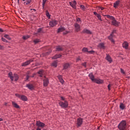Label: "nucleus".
I'll use <instances>...</instances> for the list:
<instances>
[{
    "mask_svg": "<svg viewBox=\"0 0 130 130\" xmlns=\"http://www.w3.org/2000/svg\"><path fill=\"white\" fill-rule=\"evenodd\" d=\"M69 4L70 6H71V7L73 8V9H77V7L75 4H73V3H72V2L69 3Z\"/></svg>",
    "mask_w": 130,
    "mask_h": 130,
    "instance_id": "nucleus-30",
    "label": "nucleus"
},
{
    "mask_svg": "<svg viewBox=\"0 0 130 130\" xmlns=\"http://www.w3.org/2000/svg\"><path fill=\"white\" fill-rule=\"evenodd\" d=\"M77 22H82V20H81V18H78L76 19Z\"/></svg>",
    "mask_w": 130,
    "mask_h": 130,
    "instance_id": "nucleus-45",
    "label": "nucleus"
},
{
    "mask_svg": "<svg viewBox=\"0 0 130 130\" xmlns=\"http://www.w3.org/2000/svg\"><path fill=\"white\" fill-rule=\"evenodd\" d=\"M37 130H41V129H40V128H37Z\"/></svg>",
    "mask_w": 130,
    "mask_h": 130,
    "instance_id": "nucleus-61",
    "label": "nucleus"
},
{
    "mask_svg": "<svg viewBox=\"0 0 130 130\" xmlns=\"http://www.w3.org/2000/svg\"><path fill=\"white\" fill-rule=\"evenodd\" d=\"M98 47L101 48V49H105V46L104 45V43H101L99 44Z\"/></svg>",
    "mask_w": 130,
    "mask_h": 130,
    "instance_id": "nucleus-17",
    "label": "nucleus"
},
{
    "mask_svg": "<svg viewBox=\"0 0 130 130\" xmlns=\"http://www.w3.org/2000/svg\"><path fill=\"white\" fill-rule=\"evenodd\" d=\"M69 33V31H67L66 33H64V34H68Z\"/></svg>",
    "mask_w": 130,
    "mask_h": 130,
    "instance_id": "nucleus-62",
    "label": "nucleus"
},
{
    "mask_svg": "<svg viewBox=\"0 0 130 130\" xmlns=\"http://www.w3.org/2000/svg\"><path fill=\"white\" fill-rule=\"evenodd\" d=\"M26 87H28L29 90H34V85L31 84H27Z\"/></svg>",
    "mask_w": 130,
    "mask_h": 130,
    "instance_id": "nucleus-16",
    "label": "nucleus"
},
{
    "mask_svg": "<svg viewBox=\"0 0 130 130\" xmlns=\"http://www.w3.org/2000/svg\"><path fill=\"white\" fill-rule=\"evenodd\" d=\"M38 74L39 75L40 77H43V75H44V71L43 70H40Z\"/></svg>",
    "mask_w": 130,
    "mask_h": 130,
    "instance_id": "nucleus-20",
    "label": "nucleus"
},
{
    "mask_svg": "<svg viewBox=\"0 0 130 130\" xmlns=\"http://www.w3.org/2000/svg\"><path fill=\"white\" fill-rule=\"evenodd\" d=\"M12 105H13L14 107H15V108H20L19 105H18V104L14 102H12Z\"/></svg>",
    "mask_w": 130,
    "mask_h": 130,
    "instance_id": "nucleus-29",
    "label": "nucleus"
},
{
    "mask_svg": "<svg viewBox=\"0 0 130 130\" xmlns=\"http://www.w3.org/2000/svg\"><path fill=\"white\" fill-rule=\"evenodd\" d=\"M79 60H81V59L79 57L77 58L76 61H79Z\"/></svg>",
    "mask_w": 130,
    "mask_h": 130,
    "instance_id": "nucleus-55",
    "label": "nucleus"
},
{
    "mask_svg": "<svg viewBox=\"0 0 130 130\" xmlns=\"http://www.w3.org/2000/svg\"><path fill=\"white\" fill-rule=\"evenodd\" d=\"M110 87H111V85L110 84H109L108 85V89L109 91H110Z\"/></svg>",
    "mask_w": 130,
    "mask_h": 130,
    "instance_id": "nucleus-51",
    "label": "nucleus"
},
{
    "mask_svg": "<svg viewBox=\"0 0 130 130\" xmlns=\"http://www.w3.org/2000/svg\"><path fill=\"white\" fill-rule=\"evenodd\" d=\"M72 4H73V5H75V6H76V5H77V2H76V1H74L72 3Z\"/></svg>",
    "mask_w": 130,
    "mask_h": 130,
    "instance_id": "nucleus-49",
    "label": "nucleus"
},
{
    "mask_svg": "<svg viewBox=\"0 0 130 130\" xmlns=\"http://www.w3.org/2000/svg\"><path fill=\"white\" fill-rule=\"evenodd\" d=\"M80 8L83 11H85V10H86V8L84 6V5H81Z\"/></svg>",
    "mask_w": 130,
    "mask_h": 130,
    "instance_id": "nucleus-39",
    "label": "nucleus"
},
{
    "mask_svg": "<svg viewBox=\"0 0 130 130\" xmlns=\"http://www.w3.org/2000/svg\"><path fill=\"white\" fill-rule=\"evenodd\" d=\"M46 14L47 17H48V18H49V19L50 18V14H49V12H48V11H46Z\"/></svg>",
    "mask_w": 130,
    "mask_h": 130,
    "instance_id": "nucleus-37",
    "label": "nucleus"
},
{
    "mask_svg": "<svg viewBox=\"0 0 130 130\" xmlns=\"http://www.w3.org/2000/svg\"><path fill=\"white\" fill-rule=\"evenodd\" d=\"M34 60L33 59H30L29 60L23 62L22 63V67H27V66H29L31 62H33Z\"/></svg>",
    "mask_w": 130,
    "mask_h": 130,
    "instance_id": "nucleus-6",
    "label": "nucleus"
},
{
    "mask_svg": "<svg viewBox=\"0 0 130 130\" xmlns=\"http://www.w3.org/2000/svg\"><path fill=\"white\" fill-rule=\"evenodd\" d=\"M0 121H3V118H0Z\"/></svg>",
    "mask_w": 130,
    "mask_h": 130,
    "instance_id": "nucleus-60",
    "label": "nucleus"
},
{
    "mask_svg": "<svg viewBox=\"0 0 130 130\" xmlns=\"http://www.w3.org/2000/svg\"><path fill=\"white\" fill-rule=\"evenodd\" d=\"M115 33H116V30H113L111 34H112V35H113V34H114Z\"/></svg>",
    "mask_w": 130,
    "mask_h": 130,
    "instance_id": "nucleus-46",
    "label": "nucleus"
},
{
    "mask_svg": "<svg viewBox=\"0 0 130 130\" xmlns=\"http://www.w3.org/2000/svg\"><path fill=\"white\" fill-rule=\"evenodd\" d=\"M122 47L125 49H128V43L126 42H124L122 44Z\"/></svg>",
    "mask_w": 130,
    "mask_h": 130,
    "instance_id": "nucleus-13",
    "label": "nucleus"
},
{
    "mask_svg": "<svg viewBox=\"0 0 130 130\" xmlns=\"http://www.w3.org/2000/svg\"><path fill=\"white\" fill-rule=\"evenodd\" d=\"M94 83H96V84H103V80L101 79H94Z\"/></svg>",
    "mask_w": 130,
    "mask_h": 130,
    "instance_id": "nucleus-14",
    "label": "nucleus"
},
{
    "mask_svg": "<svg viewBox=\"0 0 130 130\" xmlns=\"http://www.w3.org/2000/svg\"><path fill=\"white\" fill-rule=\"evenodd\" d=\"M32 3V0H27V2H24V5H30Z\"/></svg>",
    "mask_w": 130,
    "mask_h": 130,
    "instance_id": "nucleus-31",
    "label": "nucleus"
},
{
    "mask_svg": "<svg viewBox=\"0 0 130 130\" xmlns=\"http://www.w3.org/2000/svg\"><path fill=\"white\" fill-rule=\"evenodd\" d=\"M120 72L121 74H122L123 75H125V72H124V71H123V69H120Z\"/></svg>",
    "mask_w": 130,
    "mask_h": 130,
    "instance_id": "nucleus-40",
    "label": "nucleus"
},
{
    "mask_svg": "<svg viewBox=\"0 0 130 130\" xmlns=\"http://www.w3.org/2000/svg\"><path fill=\"white\" fill-rule=\"evenodd\" d=\"M64 30H66L64 29V27H60L59 28H58V31H57V32L58 33H60V32H63V31H64Z\"/></svg>",
    "mask_w": 130,
    "mask_h": 130,
    "instance_id": "nucleus-26",
    "label": "nucleus"
},
{
    "mask_svg": "<svg viewBox=\"0 0 130 130\" xmlns=\"http://www.w3.org/2000/svg\"><path fill=\"white\" fill-rule=\"evenodd\" d=\"M99 14H98L97 12H93V15H95V16H98V15H99Z\"/></svg>",
    "mask_w": 130,
    "mask_h": 130,
    "instance_id": "nucleus-52",
    "label": "nucleus"
},
{
    "mask_svg": "<svg viewBox=\"0 0 130 130\" xmlns=\"http://www.w3.org/2000/svg\"><path fill=\"white\" fill-rule=\"evenodd\" d=\"M82 66L84 67V68H86L87 67V62H85L84 63H82Z\"/></svg>",
    "mask_w": 130,
    "mask_h": 130,
    "instance_id": "nucleus-42",
    "label": "nucleus"
},
{
    "mask_svg": "<svg viewBox=\"0 0 130 130\" xmlns=\"http://www.w3.org/2000/svg\"><path fill=\"white\" fill-rule=\"evenodd\" d=\"M96 17L99 19V20H100V21H102V18H101V15H100V14H98V15H96Z\"/></svg>",
    "mask_w": 130,
    "mask_h": 130,
    "instance_id": "nucleus-35",
    "label": "nucleus"
},
{
    "mask_svg": "<svg viewBox=\"0 0 130 130\" xmlns=\"http://www.w3.org/2000/svg\"><path fill=\"white\" fill-rule=\"evenodd\" d=\"M15 95L16 97H18V98H20L21 100H22V101H27V96L24 95H20L19 94H15Z\"/></svg>",
    "mask_w": 130,
    "mask_h": 130,
    "instance_id": "nucleus-5",
    "label": "nucleus"
},
{
    "mask_svg": "<svg viewBox=\"0 0 130 130\" xmlns=\"http://www.w3.org/2000/svg\"><path fill=\"white\" fill-rule=\"evenodd\" d=\"M31 77V78H34V75L32 76H29V73H27V75H26V78H25V81H28V80H29V78Z\"/></svg>",
    "mask_w": 130,
    "mask_h": 130,
    "instance_id": "nucleus-28",
    "label": "nucleus"
},
{
    "mask_svg": "<svg viewBox=\"0 0 130 130\" xmlns=\"http://www.w3.org/2000/svg\"><path fill=\"white\" fill-rule=\"evenodd\" d=\"M3 47L1 45H0V49H3Z\"/></svg>",
    "mask_w": 130,
    "mask_h": 130,
    "instance_id": "nucleus-57",
    "label": "nucleus"
},
{
    "mask_svg": "<svg viewBox=\"0 0 130 130\" xmlns=\"http://www.w3.org/2000/svg\"><path fill=\"white\" fill-rule=\"evenodd\" d=\"M8 77H10V78L11 79V80L12 81H14V79L15 81H17V80L19 79V76H18V75L14 74V76H13V73L12 72H10L8 74Z\"/></svg>",
    "mask_w": 130,
    "mask_h": 130,
    "instance_id": "nucleus-3",
    "label": "nucleus"
},
{
    "mask_svg": "<svg viewBox=\"0 0 130 130\" xmlns=\"http://www.w3.org/2000/svg\"><path fill=\"white\" fill-rule=\"evenodd\" d=\"M113 36H114L112 34H110V36L108 37V39H109V40H110V41H111V42L112 43H114V40H113Z\"/></svg>",
    "mask_w": 130,
    "mask_h": 130,
    "instance_id": "nucleus-18",
    "label": "nucleus"
},
{
    "mask_svg": "<svg viewBox=\"0 0 130 130\" xmlns=\"http://www.w3.org/2000/svg\"><path fill=\"white\" fill-rule=\"evenodd\" d=\"M70 67L71 66H70V64H69V63H67L64 64L63 69L64 70H68V69H70Z\"/></svg>",
    "mask_w": 130,
    "mask_h": 130,
    "instance_id": "nucleus-22",
    "label": "nucleus"
},
{
    "mask_svg": "<svg viewBox=\"0 0 130 130\" xmlns=\"http://www.w3.org/2000/svg\"><path fill=\"white\" fill-rule=\"evenodd\" d=\"M34 42L35 44H37V43H39V42H40V40H39V39H36L34 41Z\"/></svg>",
    "mask_w": 130,
    "mask_h": 130,
    "instance_id": "nucleus-34",
    "label": "nucleus"
},
{
    "mask_svg": "<svg viewBox=\"0 0 130 130\" xmlns=\"http://www.w3.org/2000/svg\"><path fill=\"white\" fill-rule=\"evenodd\" d=\"M119 107L121 110H123L125 109V106L122 103H120Z\"/></svg>",
    "mask_w": 130,
    "mask_h": 130,
    "instance_id": "nucleus-21",
    "label": "nucleus"
},
{
    "mask_svg": "<svg viewBox=\"0 0 130 130\" xmlns=\"http://www.w3.org/2000/svg\"><path fill=\"white\" fill-rule=\"evenodd\" d=\"M82 33H86V34H92V32L89 29H84L82 31Z\"/></svg>",
    "mask_w": 130,
    "mask_h": 130,
    "instance_id": "nucleus-19",
    "label": "nucleus"
},
{
    "mask_svg": "<svg viewBox=\"0 0 130 130\" xmlns=\"http://www.w3.org/2000/svg\"><path fill=\"white\" fill-rule=\"evenodd\" d=\"M4 32V30L2 28H0V32Z\"/></svg>",
    "mask_w": 130,
    "mask_h": 130,
    "instance_id": "nucleus-56",
    "label": "nucleus"
},
{
    "mask_svg": "<svg viewBox=\"0 0 130 130\" xmlns=\"http://www.w3.org/2000/svg\"><path fill=\"white\" fill-rule=\"evenodd\" d=\"M17 3H18V4L19 5V4H20V0H17Z\"/></svg>",
    "mask_w": 130,
    "mask_h": 130,
    "instance_id": "nucleus-59",
    "label": "nucleus"
},
{
    "mask_svg": "<svg viewBox=\"0 0 130 130\" xmlns=\"http://www.w3.org/2000/svg\"><path fill=\"white\" fill-rule=\"evenodd\" d=\"M106 59H107V60H108V61H109V62H111L112 61V59H111V57L108 54H107Z\"/></svg>",
    "mask_w": 130,
    "mask_h": 130,
    "instance_id": "nucleus-25",
    "label": "nucleus"
},
{
    "mask_svg": "<svg viewBox=\"0 0 130 130\" xmlns=\"http://www.w3.org/2000/svg\"><path fill=\"white\" fill-rule=\"evenodd\" d=\"M2 41H3L4 42H8V41H7V40H6V39L4 38H2Z\"/></svg>",
    "mask_w": 130,
    "mask_h": 130,
    "instance_id": "nucleus-44",
    "label": "nucleus"
},
{
    "mask_svg": "<svg viewBox=\"0 0 130 130\" xmlns=\"http://www.w3.org/2000/svg\"><path fill=\"white\" fill-rule=\"evenodd\" d=\"M58 79H59V80H60L62 79V77H61V76L59 75L58 76Z\"/></svg>",
    "mask_w": 130,
    "mask_h": 130,
    "instance_id": "nucleus-47",
    "label": "nucleus"
},
{
    "mask_svg": "<svg viewBox=\"0 0 130 130\" xmlns=\"http://www.w3.org/2000/svg\"><path fill=\"white\" fill-rule=\"evenodd\" d=\"M59 57H61V54H56L55 56L52 57V59H56V58H59Z\"/></svg>",
    "mask_w": 130,
    "mask_h": 130,
    "instance_id": "nucleus-23",
    "label": "nucleus"
},
{
    "mask_svg": "<svg viewBox=\"0 0 130 130\" xmlns=\"http://www.w3.org/2000/svg\"><path fill=\"white\" fill-rule=\"evenodd\" d=\"M120 4V1H117L115 3H114V8L115 9H116L118 6H119V4Z\"/></svg>",
    "mask_w": 130,
    "mask_h": 130,
    "instance_id": "nucleus-15",
    "label": "nucleus"
},
{
    "mask_svg": "<svg viewBox=\"0 0 130 130\" xmlns=\"http://www.w3.org/2000/svg\"><path fill=\"white\" fill-rule=\"evenodd\" d=\"M32 10L34 11L35 12H36V9H31L30 10V11H32Z\"/></svg>",
    "mask_w": 130,
    "mask_h": 130,
    "instance_id": "nucleus-58",
    "label": "nucleus"
},
{
    "mask_svg": "<svg viewBox=\"0 0 130 130\" xmlns=\"http://www.w3.org/2000/svg\"><path fill=\"white\" fill-rule=\"evenodd\" d=\"M4 37L5 38H7V39H8V40H11V38L10 37V36L8 35H5L4 36Z\"/></svg>",
    "mask_w": 130,
    "mask_h": 130,
    "instance_id": "nucleus-33",
    "label": "nucleus"
},
{
    "mask_svg": "<svg viewBox=\"0 0 130 130\" xmlns=\"http://www.w3.org/2000/svg\"><path fill=\"white\" fill-rule=\"evenodd\" d=\"M52 67H54V68H56L57 67V62L56 61H54L51 64Z\"/></svg>",
    "mask_w": 130,
    "mask_h": 130,
    "instance_id": "nucleus-27",
    "label": "nucleus"
},
{
    "mask_svg": "<svg viewBox=\"0 0 130 130\" xmlns=\"http://www.w3.org/2000/svg\"><path fill=\"white\" fill-rule=\"evenodd\" d=\"M82 51L83 52H88V48H86V47H84Z\"/></svg>",
    "mask_w": 130,
    "mask_h": 130,
    "instance_id": "nucleus-32",
    "label": "nucleus"
},
{
    "mask_svg": "<svg viewBox=\"0 0 130 130\" xmlns=\"http://www.w3.org/2000/svg\"><path fill=\"white\" fill-rule=\"evenodd\" d=\"M45 79L43 80V85L44 87H47L48 86V84H49V81L48 80V78H45L44 76Z\"/></svg>",
    "mask_w": 130,
    "mask_h": 130,
    "instance_id": "nucleus-9",
    "label": "nucleus"
},
{
    "mask_svg": "<svg viewBox=\"0 0 130 130\" xmlns=\"http://www.w3.org/2000/svg\"><path fill=\"white\" fill-rule=\"evenodd\" d=\"M106 16L107 17L108 19H111V20H112V25L115 26V27H118V26H119V22L116 21L113 16L110 15H106Z\"/></svg>",
    "mask_w": 130,
    "mask_h": 130,
    "instance_id": "nucleus-2",
    "label": "nucleus"
},
{
    "mask_svg": "<svg viewBox=\"0 0 130 130\" xmlns=\"http://www.w3.org/2000/svg\"><path fill=\"white\" fill-rule=\"evenodd\" d=\"M99 9H101L102 11H103V10H104L105 8L102 7H99Z\"/></svg>",
    "mask_w": 130,
    "mask_h": 130,
    "instance_id": "nucleus-48",
    "label": "nucleus"
},
{
    "mask_svg": "<svg viewBox=\"0 0 130 130\" xmlns=\"http://www.w3.org/2000/svg\"><path fill=\"white\" fill-rule=\"evenodd\" d=\"M59 105L62 107V108H67L69 106V103L68 101H64V102H60L59 103Z\"/></svg>",
    "mask_w": 130,
    "mask_h": 130,
    "instance_id": "nucleus-4",
    "label": "nucleus"
},
{
    "mask_svg": "<svg viewBox=\"0 0 130 130\" xmlns=\"http://www.w3.org/2000/svg\"><path fill=\"white\" fill-rule=\"evenodd\" d=\"M59 81L60 82V83L61 84H63L64 81H63V79H62H62H60Z\"/></svg>",
    "mask_w": 130,
    "mask_h": 130,
    "instance_id": "nucleus-50",
    "label": "nucleus"
},
{
    "mask_svg": "<svg viewBox=\"0 0 130 130\" xmlns=\"http://www.w3.org/2000/svg\"><path fill=\"white\" fill-rule=\"evenodd\" d=\"M57 25V21L53 20L49 22V25L50 27H55Z\"/></svg>",
    "mask_w": 130,
    "mask_h": 130,
    "instance_id": "nucleus-8",
    "label": "nucleus"
},
{
    "mask_svg": "<svg viewBox=\"0 0 130 130\" xmlns=\"http://www.w3.org/2000/svg\"><path fill=\"white\" fill-rule=\"evenodd\" d=\"M23 39H24V40H27V39H28V38H29V37L28 36H23L22 37Z\"/></svg>",
    "mask_w": 130,
    "mask_h": 130,
    "instance_id": "nucleus-41",
    "label": "nucleus"
},
{
    "mask_svg": "<svg viewBox=\"0 0 130 130\" xmlns=\"http://www.w3.org/2000/svg\"><path fill=\"white\" fill-rule=\"evenodd\" d=\"M63 49H64V47L61 46H58L56 47V51H62Z\"/></svg>",
    "mask_w": 130,
    "mask_h": 130,
    "instance_id": "nucleus-12",
    "label": "nucleus"
},
{
    "mask_svg": "<svg viewBox=\"0 0 130 130\" xmlns=\"http://www.w3.org/2000/svg\"><path fill=\"white\" fill-rule=\"evenodd\" d=\"M36 124L37 126H39V127H44V125H45V124L44 123H42L39 121H37Z\"/></svg>",
    "mask_w": 130,
    "mask_h": 130,
    "instance_id": "nucleus-11",
    "label": "nucleus"
},
{
    "mask_svg": "<svg viewBox=\"0 0 130 130\" xmlns=\"http://www.w3.org/2000/svg\"><path fill=\"white\" fill-rule=\"evenodd\" d=\"M88 76L91 81H92V82H94V81H95V79L94 78V76H93L92 73H90Z\"/></svg>",
    "mask_w": 130,
    "mask_h": 130,
    "instance_id": "nucleus-24",
    "label": "nucleus"
},
{
    "mask_svg": "<svg viewBox=\"0 0 130 130\" xmlns=\"http://www.w3.org/2000/svg\"><path fill=\"white\" fill-rule=\"evenodd\" d=\"M83 123V119L81 118H79L77 120V127H80V126H82V124Z\"/></svg>",
    "mask_w": 130,
    "mask_h": 130,
    "instance_id": "nucleus-7",
    "label": "nucleus"
},
{
    "mask_svg": "<svg viewBox=\"0 0 130 130\" xmlns=\"http://www.w3.org/2000/svg\"><path fill=\"white\" fill-rule=\"evenodd\" d=\"M51 52V51L46 52V55H48V54H49V53H50Z\"/></svg>",
    "mask_w": 130,
    "mask_h": 130,
    "instance_id": "nucleus-53",
    "label": "nucleus"
},
{
    "mask_svg": "<svg viewBox=\"0 0 130 130\" xmlns=\"http://www.w3.org/2000/svg\"><path fill=\"white\" fill-rule=\"evenodd\" d=\"M117 127L119 130H127L126 126V121L123 120L118 125Z\"/></svg>",
    "mask_w": 130,
    "mask_h": 130,
    "instance_id": "nucleus-1",
    "label": "nucleus"
},
{
    "mask_svg": "<svg viewBox=\"0 0 130 130\" xmlns=\"http://www.w3.org/2000/svg\"><path fill=\"white\" fill-rule=\"evenodd\" d=\"M88 53H89V54H94V53H95V51L91 50V51H88V52H87Z\"/></svg>",
    "mask_w": 130,
    "mask_h": 130,
    "instance_id": "nucleus-38",
    "label": "nucleus"
},
{
    "mask_svg": "<svg viewBox=\"0 0 130 130\" xmlns=\"http://www.w3.org/2000/svg\"><path fill=\"white\" fill-rule=\"evenodd\" d=\"M4 104L5 105H7V103H5Z\"/></svg>",
    "mask_w": 130,
    "mask_h": 130,
    "instance_id": "nucleus-63",
    "label": "nucleus"
},
{
    "mask_svg": "<svg viewBox=\"0 0 130 130\" xmlns=\"http://www.w3.org/2000/svg\"><path fill=\"white\" fill-rule=\"evenodd\" d=\"M46 1L47 0H43V4H42V6H43V8H44V6H45V4H46Z\"/></svg>",
    "mask_w": 130,
    "mask_h": 130,
    "instance_id": "nucleus-36",
    "label": "nucleus"
},
{
    "mask_svg": "<svg viewBox=\"0 0 130 130\" xmlns=\"http://www.w3.org/2000/svg\"><path fill=\"white\" fill-rule=\"evenodd\" d=\"M61 100H62L63 101H64V98H63L62 96H61Z\"/></svg>",
    "mask_w": 130,
    "mask_h": 130,
    "instance_id": "nucleus-54",
    "label": "nucleus"
},
{
    "mask_svg": "<svg viewBox=\"0 0 130 130\" xmlns=\"http://www.w3.org/2000/svg\"><path fill=\"white\" fill-rule=\"evenodd\" d=\"M42 32V28H39L38 30V33H41Z\"/></svg>",
    "mask_w": 130,
    "mask_h": 130,
    "instance_id": "nucleus-43",
    "label": "nucleus"
},
{
    "mask_svg": "<svg viewBox=\"0 0 130 130\" xmlns=\"http://www.w3.org/2000/svg\"><path fill=\"white\" fill-rule=\"evenodd\" d=\"M74 27L76 32H79V31L81 30V26H80V24H78L77 23H75Z\"/></svg>",
    "mask_w": 130,
    "mask_h": 130,
    "instance_id": "nucleus-10",
    "label": "nucleus"
}]
</instances>
